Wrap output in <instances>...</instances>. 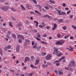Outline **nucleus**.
<instances>
[{"instance_id": "obj_1", "label": "nucleus", "mask_w": 76, "mask_h": 76, "mask_svg": "<svg viewBox=\"0 0 76 76\" xmlns=\"http://www.w3.org/2000/svg\"><path fill=\"white\" fill-rule=\"evenodd\" d=\"M56 45H62L64 44V41L63 40H59L58 42H56Z\"/></svg>"}, {"instance_id": "obj_2", "label": "nucleus", "mask_w": 76, "mask_h": 76, "mask_svg": "<svg viewBox=\"0 0 76 76\" xmlns=\"http://www.w3.org/2000/svg\"><path fill=\"white\" fill-rule=\"evenodd\" d=\"M51 57V55L50 54H49L45 57V58L46 60H50Z\"/></svg>"}, {"instance_id": "obj_3", "label": "nucleus", "mask_w": 76, "mask_h": 76, "mask_svg": "<svg viewBox=\"0 0 76 76\" xmlns=\"http://www.w3.org/2000/svg\"><path fill=\"white\" fill-rule=\"evenodd\" d=\"M9 7L8 6H5L1 7V9H2L4 12H6V11H7V10L9 9Z\"/></svg>"}, {"instance_id": "obj_4", "label": "nucleus", "mask_w": 76, "mask_h": 76, "mask_svg": "<svg viewBox=\"0 0 76 76\" xmlns=\"http://www.w3.org/2000/svg\"><path fill=\"white\" fill-rule=\"evenodd\" d=\"M75 61H72L69 64V66L71 67L72 66H75Z\"/></svg>"}, {"instance_id": "obj_5", "label": "nucleus", "mask_w": 76, "mask_h": 76, "mask_svg": "<svg viewBox=\"0 0 76 76\" xmlns=\"http://www.w3.org/2000/svg\"><path fill=\"white\" fill-rule=\"evenodd\" d=\"M17 37L18 38H21L22 39H23V40H24V39H25V37H24L21 34L18 35L17 36Z\"/></svg>"}, {"instance_id": "obj_6", "label": "nucleus", "mask_w": 76, "mask_h": 76, "mask_svg": "<svg viewBox=\"0 0 76 76\" xmlns=\"http://www.w3.org/2000/svg\"><path fill=\"white\" fill-rule=\"evenodd\" d=\"M59 51L58 50V49H56V48H54V51L53 52V54H57L58 53V52Z\"/></svg>"}, {"instance_id": "obj_7", "label": "nucleus", "mask_w": 76, "mask_h": 76, "mask_svg": "<svg viewBox=\"0 0 76 76\" xmlns=\"http://www.w3.org/2000/svg\"><path fill=\"white\" fill-rule=\"evenodd\" d=\"M11 48V46L10 45H8L6 47L4 48V50H5V51H6V50H8V49H10Z\"/></svg>"}, {"instance_id": "obj_8", "label": "nucleus", "mask_w": 76, "mask_h": 76, "mask_svg": "<svg viewBox=\"0 0 76 76\" xmlns=\"http://www.w3.org/2000/svg\"><path fill=\"white\" fill-rule=\"evenodd\" d=\"M59 53L57 54H56V56H58V57H60V56H62L63 55V53L60 51H59L58 52Z\"/></svg>"}, {"instance_id": "obj_9", "label": "nucleus", "mask_w": 76, "mask_h": 76, "mask_svg": "<svg viewBox=\"0 0 76 76\" xmlns=\"http://www.w3.org/2000/svg\"><path fill=\"white\" fill-rule=\"evenodd\" d=\"M29 60L30 59L29 57L28 56L26 57H25L24 62H25L26 61H29Z\"/></svg>"}, {"instance_id": "obj_10", "label": "nucleus", "mask_w": 76, "mask_h": 76, "mask_svg": "<svg viewBox=\"0 0 76 76\" xmlns=\"http://www.w3.org/2000/svg\"><path fill=\"white\" fill-rule=\"evenodd\" d=\"M58 73L59 74V75H63V69H61V70H58ZM61 71H62V72H61Z\"/></svg>"}, {"instance_id": "obj_11", "label": "nucleus", "mask_w": 76, "mask_h": 76, "mask_svg": "<svg viewBox=\"0 0 76 76\" xmlns=\"http://www.w3.org/2000/svg\"><path fill=\"white\" fill-rule=\"evenodd\" d=\"M39 62V59H37L36 60L35 64V65H37V64H38Z\"/></svg>"}, {"instance_id": "obj_12", "label": "nucleus", "mask_w": 76, "mask_h": 76, "mask_svg": "<svg viewBox=\"0 0 76 76\" xmlns=\"http://www.w3.org/2000/svg\"><path fill=\"white\" fill-rule=\"evenodd\" d=\"M20 46H18V47H16V50L17 52H19L20 51Z\"/></svg>"}, {"instance_id": "obj_13", "label": "nucleus", "mask_w": 76, "mask_h": 76, "mask_svg": "<svg viewBox=\"0 0 76 76\" xmlns=\"http://www.w3.org/2000/svg\"><path fill=\"white\" fill-rule=\"evenodd\" d=\"M56 28H57V24L56 23H54V27L53 28V30H54L55 29H56Z\"/></svg>"}, {"instance_id": "obj_14", "label": "nucleus", "mask_w": 76, "mask_h": 76, "mask_svg": "<svg viewBox=\"0 0 76 76\" xmlns=\"http://www.w3.org/2000/svg\"><path fill=\"white\" fill-rule=\"evenodd\" d=\"M34 22L36 24V25L35 26H36V27H38V22L36 20H34Z\"/></svg>"}, {"instance_id": "obj_15", "label": "nucleus", "mask_w": 76, "mask_h": 76, "mask_svg": "<svg viewBox=\"0 0 76 76\" xmlns=\"http://www.w3.org/2000/svg\"><path fill=\"white\" fill-rule=\"evenodd\" d=\"M20 6H21L22 10H26V9H25V8L23 7L22 5H20Z\"/></svg>"}, {"instance_id": "obj_16", "label": "nucleus", "mask_w": 76, "mask_h": 76, "mask_svg": "<svg viewBox=\"0 0 76 76\" xmlns=\"http://www.w3.org/2000/svg\"><path fill=\"white\" fill-rule=\"evenodd\" d=\"M26 7H27V8L28 9H30V8L31 7V5H29L27 4H26Z\"/></svg>"}, {"instance_id": "obj_17", "label": "nucleus", "mask_w": 76, "mask_h": 76, "mask_svg": "<svg viewBox=\"0 0 76 76\" xmlns=\"http://www.w3.org/2000/svg\"><path fill=\"white\" fill-rule=\"evenodd\" d=\"M70 34H68V35H67L64 37V38L65 39H67V38H68L69 37H70Z\"/></svg>"}, {"instance_id": "obj_18", "label": "nucleus", "mask_w": 76, "mask_h": 76, "mask_svg": "<svg viewBox=\"0 0 76 76\" xmlns=\"http://www.w3.org/2000/svg\"><path fill=\"white\" fill-rule=\"evenodd\" d=\"M43 18H46V17H48L49 18H51V17L48 15H44L43 16Z\"/></svg>"}, {"instance_id": "obj_19", "label": "nucleus", "mask_w": 76, "mask_h": 76, "mask_svg": "<svg viewBox=\"0 0 76 76\" xmlns=\"http://www.w3.org/2000/svg\"><path fill=\"white\" fill-rule=\"evenodd\" d=\"M48 67V65H47L43 64L42 67L43 68H47Z\"/></svg>"}, {"instance_id": "obj_20", "label": "nucleus", "mask_w": 76, "mask_h": 76, "mask_svg": "<svg viewBox=\"0 0 76 76\" xmlns=\"http://www.w3.org/2000/svg\"><path fill=\"white\" fill-rule=\"evenodd\" d=\"M62 60V59H61V58L59 59L58 61H54L55 63L57 62V63H59L60 61H61Z\"/></svg>"}, {"instance_id": "obj_21", "label": "nucleus", "mask_w": 76, "mask_h": 76, "mask_svg": "<svg viewBox=\"0 0 76 76\" xmlns=\"http://www.w3.org/2000/svg\"><path fill=\"white\" fill-rule=\"evenodd\" d=\"M10 9H11V10H12V11H13V12H15L16 11V10L14 9V8H13V7H12L10 8Z\"/></svg>"}, {"instance_id": "obj_22", "label": "nucleus", "mask_w": 76, "mask_h": 76, "mask_svg": "<svg viewBox=\"0 0 76 76\" xmlns=\"http://www.w3.org/2000/svg\"><path fill=\"white\" fill-rule=\"evenodd\" d=\"M56 10H57V11H58V13L59 15H61V13L60 12V10H58L57 9H56Z\"/></svg>"}, {"instance_id": "obj_23", "label": "nucleus", "mask_w": 76, "mask_h": 76, "mask_svg": "<svg viewBox=\"0 0 76 76\" xmlns=\"http://www.w3.org/2000/svg\"><path fill=\"white\" fill-rule=\"evenodd\" d=\"M9 24L10 26H11V27H13V25H12V24L11 22H9Z\"/></svg>"}, {"instance_id": "obj_24", "label": "nucleus", "mask_w": 76, "mask_h": 76, "mask_svg": "<svg viewBox=\"0 0 76 76\" xmlns=\"http://www.w3.org/2000/svg\"><path fill=\"white\" fill-rule=\"evenodd\" d=\"M41 46H38L36 48L37 49V50H40V49H41Z\"/></svg>"}, {"instance_id": "obj_25", "label": "nucleus", "mask_w": 76, "mask_h": 76, "mask_svg": "<svg viewBox=\"0 0 76 76\" xmlns=\"http://www.w3.org/2000/svg\"><path fill=\"white\" fill-rule=\"evenodd\" d=\"M51 3H52L53 4H55V1H53L51 0H50L49 1Z\"/></svg>"}, {"instance_id": "obj_26", "label": "nucleus", "mask_w": 76, "mask_h": 76, "mask_svg": "<svg viewBox=\"0 0 76 76\" xmlns=\"http://www.w3.org/2000/svg\"><path fill=\"white\" fill-rule=\"evenodd\" d=\"M40 42H41V43H42V44H46V45H48V44L47 43H46L43 41H40Z\"/></svg>"}, {"instance_id": "obj_27", "label": "nucleus", "mask_w": 76, "mask_h": 76, "mask_svg": "<svg viewBox=\"0 0 76 76\" xmlns=\"http://www.w3.org/2000/svg\"><path fill=\"white\" fill-rule=\"evenodd\" d=\"M62 29L63 30H66L67 29V27L64 26L62 27Z\"/></svg>"}, {"instance_id": "obj_28", "label": "nucleus", "mask_w": 76, "mask_h": 76, "mask_svg": "<svg viewBox=\"0 0 76 76\" xmlns=\"http://www.w3.org/2000/svg\"><path fill=\"white\" fill-rule=\"evenodd\" d=\"M35 59V58H34V56H31V60L32 61H33V60H34Z\"/></svg>"}, {"instance_id": "obj_29", "label": "nucleus", "mask_w": 76, "mask_h": 76, "mask_svg": "<svg viewBox=\"0 0 76 76\" xmlns=\"http://www.w3.org/2000/svg\"><path fill=\"white\" fill-rule=\"evenodd\" d=\"M12 36L13 38H16V35L15 34H12Z\"/></svg>"}, {"instance_id": "obj_30", "label": "nucleus", "mask_w": 76, "mask_h": 76, "mask_svg": "<svg viewBox=\"0 0 76 76\" xmlns=\"http://www.w3.org/2000/svg\"><path fill=\"white\" fill-rule=\"evenodd\" d=\"M35 13H38L39 14V15H41V13L37 10H35Z\"/></svg>"}, {"instance_id": "obj_31", "label": "nucleus", "mask_w": 76, "mask_h": 76, "mask_svg": "<svg viewBox=\"0 0 76 76\" xmlns=\"http://www.w3.org/2000/svg\"><path fill=\"white\" fill-rule=\"evenodd\" d=\"M32 1L34 4H37V2L36 0H32Z\"/></svg>"}, {"instance_id": "obj_32", "label": "nucleus", "mask_w": 76, "mask_h": 76, "mask_svg": "<svg viewBox=\"0 0 76 76\" xmlns=\"http://www.w3.org/2000/svg\"><path fill=\"white\" fill-rule=\"evenodd\" d=\"M37 44H35L34 46L33 47V48H37Z\"/></svg>"}, {"instance_id": "obj_33", "label": "nucleus", "mask_w": 76, "mask_h": 76, "mask_svg": "<svg viewBox=\"0 0 76 76\" xmlns=\"http://www.w3.org/2000/svg\"><path fill=\"white\" fill-rule=\"evenodd\" d=\"M25 41L26 42H28V43L30 42V41H29V40H28V39L25 40Z\"/></svg>"}, {"instance_id": "obj_34", "label": "nucleus", "mask_w": 76, "mask_h": 76, "mask_svg": "<svg viewBox=\"0 0 76 76\" xmlns=\"http://www.w3.org/2000/svg\"><path fill=\"white\" fill-rule=\"evenodd\" d=\"M63 19H60L59 20H58V22H60V23L63 22Z\"/></svg>"}, {"instance_id": "obj_35", "label": "nucleus", "mask_w": 76, "mask_h": 76, "mask_svg": "<svg viewBox=\"0 0 76 76\" xmlns=\"http://www.w3.org/2000/svg\"><path fill=\"white\" fill-rule=\"evenodd\" d=\"M61 15H66V13L64 12H62V13H61Z\"/></svg>"}, {"instance_id": "obj_36", "label": "nucleus", "mask_w": 76, "mask_h": 76, "mask_svg": "<svg viewBox=\"0 0 76 76\" xmlns=\"http://www.w3.org/2000/svg\"><path fill=\"white\" fill-rule=\"evenodd\" d=\"M72 28H73V29H76V27L74 25H72Z\"/></svg>"}, {"instance_id": "obj_37", "label": "nucleus", "mask_w": 76, "mask_h": 76, "mask_svg": "<svg viewBox=\"0 0 76 76\" xmlns=\"http://www.w3.org/2000/svg\"><path fill=\"white\" fill-rule=\"evenodd\" d=\"M30 66L31 68H32L33 69L34 68V67H35V66H34V65H33L32 64L30 65Z\"/></svg>"}, {"instance_id": "obj_38", "label": "nucleus", "mask_w": 76, "mask_h": 76, "mask_svg": "<svg viewBox=\"0 0 76 76\" xmlns=\"http://www.w3.org/2000/svg\"><path fill=\"white\" fill-rule=\"evenodd\" d=\"M37 37L38 38H40V37H41V35L39 34H38Z\"/></svg>"}, {"instance_id": "obj_39", "label": "nucleus", "mask_w": 76, "mask_h": 76, "mask_svg": "<svg viewBox=\"0 0 76 76\" xmlns=\"http://www.w3.org/2000/svg\"><path fill=\"white\" fill-rule=\"evenodd\" d=\"M47 65H51V63H50V62H48L47 63Z\"/></svg>"}, {"instance_id": "obj_40", "label": "nucleus", "mask_w": 76, "mask_h": 76, "mask_svg": "<svg viewBox=\"0 0 76 76\" xmlns=\"http://www.w3.org/2000/svg\"><path fill=\"white\" fill-rule=\"evenodd\" d=\"M71 12V11H70V10L68 11V12H67V15H69V13H70Z\"/></svg>"}, {"instance_id": "obj_41", "label": "nucleus", "mask_w": 76, "mask_h": 76, "mask_svg": "<svg viewBox=\"0 0 76 76\" xmlns=\"http://www.w3.org/2000/svg\"><path fill=\"white\" fill-rule=\"evenodd\" d=\"M42 56H44L45 55H46V53H45V52H42Z\"/></svg>"}, {"instance_id": "obj_42", "label": "nucleus", "mask_w": 76, "mask_h": 76, "mask_svg": "<svg viewBox=\"0 0 76 76\" xmlns=\"http://www.w3.org/2000/svg\"><path fill=\"white\" fill-rule=\"evenodd\" d=\"M35 38L36 39H37V40L38 41H41V39H40L39 38H37V37H35Z\"/></svg>"}, {"instance_id": "obj_43", "label": "nucleus", "mask_w": 76, "mask_h": 76, "mask_svg": "<svg viewBox=\"0 0 76 76\" xmlns=\"http://www.w3.org/2000/svg\"><path fill=\"white\" fill-rule=\"evenodd\" d=\"M69 39H74V37L73 36H71L70 37Z\"/></svg>"}, {"instance_id": "obj_44", "label": "nucleus", "mask_w": 76, "mask_h": 76, "mask_svg": "<svg viewBox=\"0 0 76 76\" xmlns=\"http://www.w3.org/2000/svg\"><path fill=\"white\" fill-rule=\"evenodd\" d=\"M18 42H19V43H22V40L20 39L18 41Z\"/></svg>"}, {"instance_id": "obj_45", "label": "nucleus", "mask_w": 76, "mask_h": 76, "mask_svg": "<svg viewBox=\"0 0 76 76\" xmlns=\"http://www.w3.org/2000/svg\"><path fill=\"white\" fill-rule=\"evenodd\" d=\"M45 9L47 10L48 9V7L47 6H45Z\"/></svg>"}, {"instance_id": "obj_46", "label": "nucleus", "mask_w": 76, "mask_h": 76, "mask_svg": "<svg viewBox=\"0 0 76 76\" xmlns=\"http://www.w3.org/2000/svg\"><path fill=\"white\" fill-rule=\"evenodd\" d=\"M43 37H47V34H45L42 35Z\"/></svg>"}, {"instance_id": "obj_47", "label": "nucleus", "mask_w": 76, "mask_h": 76, "mask_svg": "<svg viewBox=\"0 0 76 76\" xmlns=\"http://www.w3.org/2000/svg\"><path fill=\"white\" fill-rule=\"evenodd\" d=\"M70 48L69 49V50L70 51H73V48H72V47H70Z\"/></svg>"}, {"instance_id": "obj_48", "label": "nucleus", "mask_w": 76, "mask_h": 76, "mask_svg": "<svg viewBox=\"0 0 76 76\" xmlns=\"http://www.w3.org/2000/svg\"><path fill=\"white\" fill-rule=\"evenodd\" d=\"M66 4L64 3H63L62 4L63 6L64 7H65L66 6Z\"/></svg>"}, {"instance_id": "obj_49", "label": "nucleus", "mask_w": 76, "mask_h": 76, "mask_svg": "<svg viewBox=\"0 0 76 76\" xmlns=\"http://www.w3.org/2000/svg\"><path fill=\"white\" fill-rule=\"evenodd\" d=\"M56 66H59L60 65V63H57L56 64Z\"/></svg>"}, {"instance_id": "obj_50", "label": "nucleus", "mask_w": 76, "mask_h": 76, "mask_svg": "<svg viewBox=\"0 0 76 76\" xmlns=\"http://www.w3.org/2000/svg\"><path fill=\"white\" fill-rule=\"evenodd\" d=\"M11 18L13 20H15H15H16V19H15V18L13 17H11Z\"/></svg>"}, {"instance_id": "obj_51", "label": "nucleus", "mask_w": 76, "mask_h": 76, "mask_svg": "<svg viewBox=\"0 0 76 76\" xmlns=\"http://www.w3.org/2000/svg\"><path fill=\"white\" fill-rule=\"evenodd\" d=\"M42 26H43V27H44V26H45V24L44 23L42 22Z\"/></svg>"}, {"instance_id": "obj_52", "label": "nucleus", "mask_w": 76, "mask_h": 76, "mask_svg": "<svg viewBox=\"0 0 76 76\" xmlns=\"http://www.w3.org/2000/svg\"><path fill=\"white\" fill-rule=\"evenodd\" d=\"M73 15H71L70 16V18H71V19H72V18H73Z\"/></svg>"}, {"instance_id": "obj_53", "label": "nucleus", "mask_w": 76, "mask_h": 76, "mask_svg": "<svg viewBox=\"0 0 76 76\" xmlns=\"http://www.w3.org/2000/svg\"><path fill=\"white\" fill-rule=\"evenodd\" d=\"M39 28H43V26H42L41 25H40L39 26Z\"/></svg>"}, {"instance_id": "obj_54", "label": "nucleus", "mask_w": 76, "mask_h": 76, "mask_svg": "<svg viewBox=\"0 0 76 76\" xmlns=\"http://www.w3.org/2000/svg\"><path fill=\"white\" fill-rule=\"evenodd\" d=\"M0 1L1 2H5V0H0Z\"/></svg>"}, {"instance_id": "obj_55", "label": "nucleus", "mask_w": 76, "mask_h": 76, "mask_svg": "<svg viewBox=\"0 0 76 76\" xmlns=\"http://www.w3.org/2000/svg\"><path fill=\"white\" fill-rule=\"evenodd\" d=\"M57 37L58 38H60V34H57Z\"/></svg>"}, {"instance_id": "obj_56", "label": "nucleus", "mask_w": 76, "mask_h": 76, "mask_svg": "<svg viewBox=\"0 0 76 76\" xmlns=\"http://www.w3.org/2000/svg\"><path fill=\"white\" fill-rule=\"evenodd\" d=\"M65 69L66 70H70V69H69V68L65 67Z\"/></svg>"}, {"instance_id": "obj_57", "label": "nucleus", "mask_w": 76, "mask_h": 76, "mask_svg": "<svg viewBox=\"0 0 76 76\" xmlns=\"http://www.w3.org/2000/svg\"><path fill=\"white\" fill-rule=\"evenodd\" d=\"M5 4L6 5H9V3L8 2H6L5 3Z\"/></svg>"}, {"instance_id": "obj_58", "label": "nucleus", "mask_w": 76, "mask_h": 76, "mask_svg": "<svg viewBox=\"0 0 76 76\" xmlns=\"http://www.w3.org/2000/svg\"><path fill=\"white\" fill-rule=\"evenodd\" d=\"M26 66H24L23 68V70H26Z\"/></svg>"}, {"instance_id": "obj_59", "label": "nucleus", "mask_w": 76, "mask_h": 76, "mask_svg": "<svg viewBox=\"0 0 76 76\" xmlns=\"http://www.w3.org/2000/svg\"><path fill=\"white\" fill-rule=\"evenodd\" d=\"M30 13L31 14H33V15H34V14H35V13L33 12H31Z\"/></svg>"}, {"instance_id": "obj_60", "label": "nucleus", "mask_w": 76, "mask_h": 76, "mask_svg": "<svg viewBox=\"0 0 76 76\" xmlns=\"http://www.w3.org/2000/svg\"><path fill=\"white\" fill-rule=\"evenodd\" d=\"M11 34L10 31H9L8 32V35H10Z\"/></svg>"}, {"instance_id": "obj_61", "label": "nucleus", "mask_w": 76, "mask_h": 76, "mask_svg": "<svg viewBox=\"0 0 76 76\" xmlns=\"http://www.w3.org/2000/svg\"><path fill=\"white\" fill-rule=\"evenodd\" d=\"M64 58H65V57L64 56H62L61 58L62 59V60H63V59H64Z\"/></svg>"}, {"instance_id": "obj_62", "label": "nucleus", "mask_w": 76, "mask_h": 76, "mask_svg": "<svg viewBox=\"0 0 76 76\" xmlns=\"http://www.w3.org/2000/svg\"><path fill=\"white\" fill-rule=\"evenodd\" d=\"M55 73H56V74H58V72H57V71L56 70H55Z\"/></svg>"}, {"instance_id": "obj_63", "label": "nucleus", "mask_w": 76, "mask_h": 76, "mask_svg": "<svg viewBox=\"0 0 76 76\" xmlns=\"http://www.w3.org/2000/svg\"><path fill=\"white\" fill-rule=\"evenodd\" d=\"M6 37H7V38H10V37L8 35H7L6 36Z\"/></svg>"}, {"instance_id": "obj_64", "label": "nucleus", "mask_w": 76, "mask_h": 76, "mask_svg": "<svg viewBox=\"0 0 76 76\" xmlns=\"http://www.w3.org/2000/svg\"><path fill=\"white\" fill-rule=\"evenodd\" d=\"M5 40H6V41H8L9 39H7V38H5Z\"/></svg>"}]
</instances>
